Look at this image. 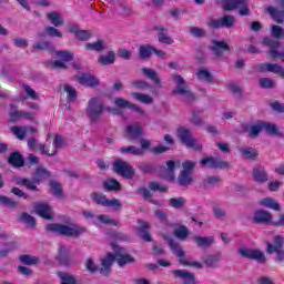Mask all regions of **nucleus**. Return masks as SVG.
<instances>
[{"mask_svg": "<svg viewBox=\"0 0 284 284\" xmlns=\"http://www.w3.org/2000/svg\"><path fill=\"white\" fill-rule=\"evenodd\" d=\"M194 243L196 244L197 247L202 250H207L214 243V239L212 236H201V235H195L193 237Z\"/></svg>", "mask_w": 284, "mask_h": 284, "instance_id": "obj_31", "label": "nucleus"}, {"mask_svg": "<svg viewBox=\"0 0 284 284\" xmlns=\"http://www.w3.org/2000/svg\"><path fill=\"white\" fill-rule=\"evenodd\" d=\"M242 3H245V0H223L222 8L226 12H232V10H236V9L241 8Z\"/></svg>", "mask_w": 284, "mask_h": 284, "instance_id": "obj_33", "label": "nucleus"}, {"mask_svg": "<svg viewBox=\"0 0 284 284\" xmlns=\"http://www.w3.org/2000/svg\"><path fill=\"white\" fill-rule=\"evenodd\" d=\"M114 263V254L108 253L104 258L101 260V266L94 263L92 257L87 260L85 267L90 274H97L99 272L102 276H110L112 264Z\"/></svg>", "mask_w": 284, "mask_h": 284, "instance_id": "obj_3", "label": "nucleus"}, {"mask_svg": "<svg viewBox=\"0 0 284 284\" xmlns=\"http://www.w3.org/2000/svg\"><path fill=\"white\" fill-rule=\"evenodd\" d=\"M48 68H51V70H65L68 65H65L64 62L61 60H54L48 62Z\"/></svg>", "mask_w": 284, "mask_h": 284, "instance_id": "obj_57", "label": "nucleus"}, {"mask_svg": "<svg viewBox=\"0 0 284 284\" xmlns=\"http://www.w3.org/2000/svg\"><path fill=\"white\" fill-rule=\"evenodd\" d=\"M253 221L257 223V225H270L272 222V214L265 210H256L254 211Z\"/></svg>", "mask_w": 284, "mask_h": 284, "instance_id": "obj_19", "label": "nucleus"}, {"mask_svg": "<svg viewBox=\"0 0 284 284\" xmlns=\"http://www.w3.org/2000/svg\"><path fill=\"white\" fill-rule=\"evenodd\" d=\"M113 170L115 174H119V176H123V179L132 180L134 179V168L130 165V163L123 161V160H115L113 162Z\"/></svg>", "mask_w": 284, "mask_h": 284, "instance_id": "obj_11", "label": "nucleus"}, {"mask_svg": "<svg viewBox=\"0 0 284 284\" xmlns=\"http://www.w3.org/2000/svg\"><path fill=\"white\" fill-rule=\"evenodd\" d=\"M173 276H175V278H181L185 284H194L195 283V278H194V274L185 271V270H174L172 271Z\"/></svg>", "mask_w": 284, "mask_h": 284, "instance_id": "obj_29", "label": "nucleus"}, {"mask_svg": "<svg viewBox=\"0 0 284 284\" xmlns=\"http://www.w3.org/2000/svg\"><path fill=\"white\" fill-rule=\"evenodd\" d=\"M266 12H268L270 17L274 20L275 23L284 22V10L276 9L274 7H267Z\"/></svg>", "mask_w": 284, "mask_h": 284, "instance_id": "obj_32", "label": "nucleus"}, {"mask_svg": "<svg viewBox=\"0 0 284 284\" xmlns=\"http://www.w3.org/2000/svg\"><path fill=\"white\" fill-rule=\"evenodd\" d=\"M50 176L51 174L48 169L39 166L36 169L32 180L26 178L19 179L18 185H24L27 190H31L32 192H39V187L36 185H40V183H43V181H47V179H50Z\"/></svg>", "mask_w": 284, "mask_h": 284, "instance_id": "obj_2", "label": "nucleus"}, {"mask_svg": "<svg viewBox=\"0 0 284 284\" xmlns=\"http://www.w3.org/2000/svg\"><path fill=\"white\" fill-rule=\"evenodd\" d=\"M149 187L152 192H156V190L159 192H168V186L161 185V184H159L158 182H154V181L149 183Z\"/></svg>", "mask_w": 284, "mask_h": 284, "instance_id": "obj_63", "label": "nucleus"}, {"mask_svg": "<svg viewBox=\"0 0 284 284\" xmlns=\"http://www.w3.org/2000/svg\"><path fill=\"white\" fill-rule=\"evenodd\" d=\"M213 44L214 45L211 48V50L214 52L215 57H219V59L223 58V50L225 52H230V44H227L225 41L214 40Z\"/></svg>", "mask_w": 284, "mask_h": 284, "instance_id": "obj_28", "label": "nucleus"}, {"mask_svg": "<svg viewBox=\"0 0 284 284\" xmlns=\"http://www.w3.org/2000/svg\"><path fill=\"white\" fill-rule=\"evenodd\" d=\"M78 82L80 85H84V88H97V85H99L97 77L90 73H81L78 75Z\"/></svg>", "mask_w": 284, "mask_h": 284, "instance_id": "obj_23", "label": "nucleus"}, {"mask_svg": "<svg viewBox=\"0 0 284 284\" xmlns=\"http://www.w3.org/2000/svg\"><path fill=\"white\" fill-rule=\"evenodd\" d=\"M125 132L129 141H136L143 136V129L139 122L128 125Z\"/></svg>", "mask_w": 284, "mask_h": 284, "instance_id": "obj_20", "label": "nucleus"}, {"mask_svg": "<svg viewBox=\"0 0 284 284\" xmlns=\"http://www.w3.org/2000/svg\"><path fill=\"white\" fill-rule=\"evenodd\" d=\"M191 34L193 37H195L196 39H203V37H205L206 32L204 31V29H201L199 27H193L190 30Z\"/></svg>", "mask_w": 284, "mask_h": 284, "instance_id": "obj_64", "label": "nucleus"}, {"mask_svg": "<svg viewBox=\"0 0 284 284\" xmlns=\"http://www.w3.org/2000/svg\"><path fill=\"white\" fill-rule=\"evenodd\" d=\"M8 163L9 165H12V168H23V165H26V160H23V155L14 151L10 153Z\"/></svg>", "mask_w": 284, "mask_h": 284, "instance_id": "obj_30", "label": "nucleus"}, {"mask_svg": "<svg viewBox=\"0 0 284 284\" xmlns=\"http://www.w3.org/2000/svg\"><path fill=\"white\" fill-rule=\"evenodd\" d=\"M171 207L175 210H181V207H185V200L184 197H172L169 200Z\"/></svg>", "mask_w": 284, "mask_h": 284, "instance_id": "obj_52", "label": "nucleus"}, {"mask_svg": "<svg viewBox=\"0 0 284 284\" xmlns=\"http://www.w3.org/2000/svg\"><path fill=\"white\" fill-rule=\"evenodd\" d=\"M49 185L52 190L53 196L61 199V201L65 199V193H63V187L61 186V183H59L58 181L51 180Z\"/></svg>", "mask_w": 284, "mask_h": 284, "instance_id": "obj_34", "label": "nucleus"}, {"mask_svg": "<svg viewBox=\"0 0 284 284\" xmlns=\"http://www.w3.org/2000/svg\"><path fill=\"white\" fill-rule=\"evenodd\" d=\"M262 126L271 136H283V132H278V126H276V124L262 122Z\"/></svg>", "mask_w": 284, "mask_h": 284, "instance_id": "obj_40", "label": "nucleus"}, {"mask_svg": "<svg viewBox=\"0 0 284 284\" xmlns=\"http://www.w3.org/2000/svg\"><path fill=\"white\" fill-rule=\"evenodd\" d=\"M78 41H89V39H92V31L90 30H81L78 32V36H75Z\"/></svg>", "mask_w": 284, "mask_h": 284, "instance_id": "obj_59", "label": "nucleus"}, {"mask_svg": "<svg viewBox=\"0 0 284 284\" xmlns=\"http://www.w3.org/2000/svg\"><path fill=\"white\" fill-rule=\"evenodd\" d=\"M258 72H272L284 79V68L278 63H261L257 65Z\"/></svg>", "mask_w": 284, "mask_h": 284, "instance_id": "obj_17", "label": "nucleus"}, {"mask_svg": "<svg viewBox=\"0 0 284 284\" xmlns=\"http://www.w3.org/2000/svg\"><path fill=\"white\" fill-rule=\"evenodd\" d=\"M85 50L89 52H103L105 50V41L99 39L93 43H87Z\"/></svg>", "mask_w": 284, "mask_h": 284, "instance_id": "obj_36", "label": "nucleus"}, {"mask_svg": "<svg viewBox=\"0 0 284 284\" xmlns=\"http://www.w3.org/2000/svg\"><path fill=\"white\" fill-rule=\"evenodd\" d=\"M114 104L118 108H122V109L128 108L129 110H134L135 112H138V114H145V111H143V109H141V106H139L136 104H132L130 101L124 100L123 98H115Z\"/></svg>", "mask_w": 284, "mask_h": 284, "instance_id": "obj_25", "label": "nucleus"}, {"mask_svg": "<svg viewBox=\"0 0 284 284\" xmlns=\"http://www.w3.org/2000/svg\"><path fill=\"white\" fill-rule=\"evenodd\" d=\"M36 212L44 219L45 221H52L54 215H52V206L49 203H36Z\"/></svg>", "mask_w": 284, "mask_h": 284, "instance_id": "obj_18", "label": "nucleus"}, {"mask_svg": "<svg viewBox=\"0 0 284 284\" xmlns=\"http://www.w3.org/2000/svg\"><path fill=\"white\" fill-rule=\"evenodd\" d=\"M183 170L178 176V182L182 187H187L194 183V178H192L193 170L196 168V162L186 160L182 163Z\"/></svg>", "mask_w": 284, "mask_h": 284, "instance_id": "obj_8", "label": "nucleus"}, {"mask_svg": "<svg viewBox=\"0 0 284 284\" xmlns=\"http://www.w3.org/2000/svg\"><path fill=\"white\" fill-rule=\"evenodd\" d=\"M132 85L138 90H150V88H152V85H150V83L144 80H135L132 82Z\"/></svg>", "mask_w": 284, "mask_h": 284, "instance_id": "obj_58", "label": "nucleus"}, {"mask_svg": "<svg viewBox=\"0 0 284 284\" xmlns=\"http://www.w3.org/2000/svg\"><path fill=\"white\" fill-rule=\"evenodd\" d=\"M47 19H49V21H51L52 26H54L55 28H59V26H63V19L57 11L47 13Z\"/></svg>", "mask_w": 284, "mask_h": 284, "instance_id": "obj_44", "label": "nucleus"}, {"mask_svg": "<svg viewBox=\"0 0 284 284\" xmlns=\"http://www.w3.org/2000/svg\"><path fill=\"white\" fill-rule=\"evenodd\" d=\"M116 61V55L113 53V51H109L106 55H100L98 58V63L100 65H112Z\"/></svg>", "mask_w": 284, "mask_h": 284, "instance_id": "obj_39", "label": "nucleus"}, {"mask_svg": "<svg viewBox=\"0 0 284 284\" xmlns=\"http://www.w3.org/2000/svg\"><path fill=\"white\" fill-rule=\"evenodd\" d=\"M133 98L136 99V101H140L141 103H145V105L154 103V99L145 93L134 92Z\"/></svg>", "mask_w": 284, "mask_h": 284, "instance_id": "obj_48", "label": "nucleus"}, {"mask_svg": "<svg viewBox=\"0 0 284 284\" xmlns=\"http://www.w3.org/2000/svg\"><path fill=\"white\" fill-rule=\"evenodd\" d=\"M33 50H39L40 52L43 50H52V43H50V41H38L33 44Z\"/></svg>", "mask_w": 284, "mask_h": 284, "instance_id": "obj_54", "label": "nucleus"}, {"mask_svg": "<svg viewBox=\"0 0 284 284\" xmlns=\"http://www.w3.org/2000/svg\"><path fill=\"white\" fill-rule=\"evenodd\" d=\"M142 73L144 74V77H146V79L153 81L156 88H163V82L161 81V78H159V73L154 69L144 67L142 68Z\"/></svg>", "mask_w": 284, "mask_h": 284, "instance_id": "obj_27", "label": "nucleus"}, {"mask_svg": "<svg viewBox=\"0 0 284 284\" xmlns=\"http://www.w3.org/2000/svg\"><path fill=\"white\" fill-rule=\"evenodd\" d=\"M152 52H154V47L150 44L140 45V59H150L152 57Z\"/></svg>", "mask_w": 284, "mask_h": 284, "instance_id": "obj_45", "label": "nucleus"}, {"mask_svg": "<svg viewBox=\"0 0 284 284\" xmlns=\"http://www.w3.org/2000/svg\"><path fill=\"white\" fill-rule=\"evenodd\" d=\"M252 174L256 183L263 184L270 181V175L267 174V171H265V166L258 165L254 168Z\"/></svg>", "mask_w": 284, "mask_h": 284, "instance_id": "obj_24", "label": "nucleus"}, {"mask_svg": "<svg viewBox=\"0 0 284 284\" xmlns=\"http://www.w3.org/2000/svg\"><path fill=\"white\" fill-rule=\"evenodd\" d=\"M98 220H100L101 223H104V225H114L115 227L121 223L105 214L98 215Z\"/></svg>", "mask_w": 284, "mask_h": 284, "instance_id": "obj_53", "label": "nucleus"}, {"mask_svg": "<svg viewBox=\"0 0 284 284\" xmlns=\"http://www.w3.org/2000/svg\"><path fill=\"white\" fill-rule=\"evenodd\" d=\"M263 45L266 48H270L268 54L272 57V59H280L284 61V51L278 52V48H281V42L277 40H274L270 37H265L262 41Z\"/></svg>", "mask_w": 284, "mask_h": 284, "instance_id": "obj_16", "label": "nucleus"}, {"mask_svg": "<svg viewBox=\"0 0 284 284\" xmlns=\"http://www.w3.org/2000/svg\"><path fill=\"white\" fill-rule=\"evenodd\" d=\"M196 77L200 81H205V83H214V77L209 70L204 68H200L197 70Z\"/></svg>", "mask_w": 284, "mask_h": 284, "instance_id": "obj_38", "label": "nucleus"}, {"mask_svg": "<svg viewBox=\"0 0 284 284\" xmlns=\"http://www.w3.org/2000/svg\"><path fill=\"white\" fill-rule=\"evenodd\" d=\"M153 30L158 32V40L160 43H165L166 45H172V43H174V39L168 36V29L162 24L154 26Z\"/></svg>", "mask_w": 284, "mask_h": 284, "instance_id": "obj_22", "label": "nucleus"}, {"mask_svg": "<svg viewBox=\"0 0 284 284\" xmlns=\"http://www.w3.org/2000/svg\"><path fill=\"white\" fill-rule=\"evenodd\" d=\"M0 203L2 205H4V207H11V209L17 207V205H18V203L14 200H12L6 195H0Z\"/></svg>", "mask_w": 284, "mask_h": 284, "instance_id": "obj_56", "label": "nucleus"}, {"mask_svg": "<svg viewBox=\"0 0 284 284\" xmlns=\"http://www.w3.org/2000/svg\"><path fill=\"white\" fill-rule=\"evenodd\" d=\"M108 110H110V108L105 106V103H103V100L99 97H95L89 100L85 112L91 123H97V121H99L103 115V112Z\"/></svg>", "mask_w": 284, "mask_h": 284, "instance_id": "obj_4", "label": "nucleus"}, {"mask_svg": "<svg viewBox=\"0 0 284 284\" xmlns=\"http://www.w3.org/2000/svg\"><path fill=\"white\" fill-rule=\"evenodd\" d=\"M91 199L97 205H102V207H113L115 212H121V210H123V203L116 197L108 200L105 194L95 192L92 193Z\"/></svg>", "mask_w": 284, "mask_h": 284, "instance_id": "obj_9", "label": "nucleus"}, {"mask_svg": "<svg viewBox=\"0 0 284 284\" xmlns=\"http://www.w3.org/2000/svg\"><path fill=\"white\" fill-rule=\"evenodd\" d=\"M104 190L108 192H119L121 190V183L118 180H109L104 182Z\"/></svg>", "mask_w": 284, "mask_h": 284, "instance_id": "obj_46", "label": "nucleus"}, {"mask_svg": "<svg viewBox=\"0 0 284 284\" xmlns=\"http://www.w3.org/2000/svg\"><path fill=\"white\" fill-rule=\"evenodd\" d=\"M176 136L185 148H191L194 152H201V150H203V145L197 142L196 139H193L192 132H190L187 128L180 126L176 130Z\"/></svg>", "mask_w": 284, "mask_h": 284, "instance_id": "obj_5", "label": "nucleus"}, {"mask_svg": "<svg viewBox=\"0 0 284 284\" xmlns=\"http://www.w3.org/2000/svg\"><path fill=\"white\" fill-rule=\"evenodd\" d=\"M140 226L135 227V232H138L139 236L143 239L146 243H152V235H150V223L139 220L138 221Z\"/></svg>", "mask_w": 284, "mask_h": 284, "instance_id": "obj_21", "label": "nucleus"}, {"mask_svg": "<svg viewBox=\"0 0 284 284\" xmlns=\"http://www.w3.org/2000/svg\"><path fill=\"white\" fill-rule=\"evenodd\" d=\"M260 85H261V88L266 89V90H270L275 87L274 80H272L270 78H261Z\"/></svg>", "mask_w": 284, "mask_h": 284, "instance_id": "obj_60", "label": "nucleus"}, {"mask_svg": "<svg viewBox=\"0 0 284 284\" xmlns=\"http://www.w3.org/2000/svg\"><path fill=\"white\" fill-rule=\"evenodd\" d=\"M20 221L22 223H26L27 225H30V227L34 229L37 227V220H34V217L28 213H22L20 216Z\"/></svg>", "mask_w": 284, "mask_h": 284, "instance_id": "obj_50", "label": "nucleus"}, {"mask_svg": "<svg viewBox=\"0 0 284 284\" xmlns=\"http://www.w3.org/2000/svg\"><path fill=\"white\" fill-rule=\"evenodd\" d=\"M11 132L17 136V139H19V141H23V139H26V126H12Z\"/></svg>", "mask_w": 284, "mask_h": 284, "instance_id": "obj_51", "label": "nucleus"}, {"mask_svg": "<svg viewBox=\"0 0 284 284\" xmlns=\"http://www.w3.org/2000/svg\"><path fill=\"white\" fill-rule=\"evenodd\" d=\"M57 261L60 262V265L70 267V265H72V260H70V248H67L65 245L60 246Z\"/></svg>", "mask_w": 284, "mask_h": 284, "instance_id": "obj_26", "label": "nucleus"}, {"mask_svg": "<svg viewBox=\"0 0 284 284\" xmlns=\"http://www.w3.org/2000/svg\"><path fill=\"white\" fill-rule=\"evenodd\" d=\"M45 230L47 232H52L53 234L71 239H79L81 234H85V227L77 224L65 225L61 223H51L45 226Z\"/></svg>", "mask_w": 284, "mask_h": 284, "instance_id": "obj_1", "label": "nucleus"}, {"mask_svg": "<svg viewBox=\"0 0 284 284\" xmlns=\"http://www.w3.org/2000/svg\"><path fill=\"white\" fill-rule=\"evenodd\" d=\"M173 234L180 241H185L190 236V230L185 225H180L174 230Z\"/></svg>", "mask_w": 284, "mask_h": 284, "instance_id": "obj_43", "label": "nucleus"}, {"mask_svg": "<svg viewBox=\"0 0 284 284\" xmlns=\"http://www.w3.org/2000/svg\"><path fill=\"white\" fill-rule=\"evenodd\" d=\"M236 23V18L232 14H224L220 19H211L207 22L209 28L212 30H220V28H225L226 30H232Z\"/></svg>", "mask_w": 284, "mask_h": 284, "instance_id": "obj_10", "label": "nucleus"}, {"mask_svg": "<svg viewBox=\"0 0 284 284\" xmlns=\"http://www.w3.org/2000/svg\"><path fill=\"white\" fill-rule=\"evenodd\" d=\"M240 152L247 161H256V159H258V152L252 146L240 149Z\"/></svg>", "mask_w": 284, "mask_h": 284, "instance_id": "obj_37", "label": "nucleus"}, {"mask_svg": "<svg viewBox=\"0 0 284 284\" xmlns=\"http://www.w3.org/2000/svg\"><path fill=\"white\" fill-rule=\"evenodd\" d=\"M57 57H59V59H62V61H72V59H74V53L70 52V51H58L57 52Z\"/></svg>", "mask_w": 284, "mask_h": 284, "instance_id": "obj_61", "label": "nucleus"}, {"mask_svg": "<svg viewBox=\"0 0 284 284\" xmlns=\"http://www.w3.org/2000/svg\"><path fill=\"white\" fill-rule=\"evenodd\" d=\"M173 81L175 82L176 87L171 92V97H184L186 101H194V93H192L190 87H187V83H185V79H183V77L175 74Z\"/></svg>", "mask_w": 284, "mask_h": 284, "instance_id": "obj_7", "label": "nucleus"}, {"mask_svg": "<svg viewBox=\"0 0 284 284\" xmlns=\"http://www.w3.org/2000/svg\"><path fill=\"white\" fill-rule=\"evenodd\" d=\"M120 152H122V154H133V156H143L145 154L142 149H139L135 145L121 148Z\"/></svg>", "mask_w": 284, "mask_h": 284, "instance_id": "obj_41", "label": "nucleus"}, {"mask_svg": "<svg viewBox=\"0 0 284 284\" xmlns=\"http://www.w3.org/2000/svg\"><path fill=\"white\" fill-rule=\"evenodd\" d=\"M221 261V253H216L214 255H206L203 257V263L206 267H216V263Z\"/></svg>", "mask_w": 284, "mask_h": 284, "instance_id": "obj_42", "label": "nucleus"}, {"mask_svg": "<svg viewBox=\"0 0 284 284\" xmlns=\"http://www.w3.org/2000/svg\"><path fill=\"white\" fill-rule=\"evenodd\" d=\"M203 168H210L211 170H227L230 163L223 161L222 158L207 156L200 161Z\"/></svg>", "mask_w": 284, "mask_h": 284, "instance_id": "obj_15", "label": "nucleus"}, {"mask_svg": "<svg viewBox=\"0 0 284 284\" xmlns=\"http://www.w3.org/2000/svg\"><path fill=\"white\" fill-rule=\"evenodd\" d=\"M113 250H114V261H116L118 265L120 267H125V265L130 264V263H134V257H132V255L130 254H125V248L116 245V244H111Z\"/></svg>", "mask_w": 284, "mask_h": 284, "instance_id": "obj_13", "label": "nucleus"}, {"mask_svg": "<svg viewBox=\"0 0 284 284\" xmlns=\"http://www.w3.org/2000/svg\"><path fill=\"white\" fill-rule=\"evenodd\" d=\"M58 276L61 280L60 284H77V277L70 275L69 273L58 272Z\"/></svg>", "mask_w": 284, "mask_h": 284, "instance_id": "obj_47", "label": "nucleus"}, {"mask_svg": "<svg viewBox=\"0 0 284 284\" xmlns=\"http://www.w3.org/2000/svg\"><path fill=\"white\" fill-rule=\"evenodd\" d=\"M262 130H263V122L251 126L250 128V136L255 139V136H258V134H261Z\"/></svg>", "mask_w": 284, "mask_h": 284, "instance_id": "obj_62", "label": "nucleus"}, {"mask_svg": "<svg viewBox=\"0 0 284 284\" xmlns=\"http://www.w3.org/2000/svg\"><path fill=\"white\" fill-rule=\"evenodd\" d=\"M19 261L23 263V265H37L39 264V257L31 256L28 254L20 255Z\"/></svg>", "mask_w": 284, "mask_h": 284, "instance_id": "obj_49", "label": "nucleus"}, {"mask_svg": "<svg viewBox=\"0 0 284 284\" xmlns=\"http://www.w3.org/2000/svg\"><path fill=\"white\" fill-rule=\"evenodd\" d=\"M260 205L263 207H268L270 210H274L275 212H281V204L272 197L262 199L260 201Z\"/></svg>", "mask_w": 284, "mask_h": 284, "instance_id": "obj_35", "label": "nucleus"}, {"mask_svg": "<svg viewBox=\"0 0 284 284\" xmlns=\"http://www.w3.org/2000/svg\"><path fill=\"white\" fill-rule=\"evenodd\" d=\"M239 254H241L243 258H247L248 261L267 263V257H265V253H263L261 250L241 247L239 248Z\"/></svg>", "mask_w": 284, "mask_h": 284, "instance_id": "obj_14", "label": "nucleus"}, {"mask_svg": "<svg viewBox=\"0 0 284 284\" xmlns=\"http://www.w3.org/2000/svg\"><path fill=\"white\" fill-rule=\"evenodd\" d=\"M274 244H272L270 242L266 243L267 254H274L275 253L277 255V260L280 262L284 261V251H283L284 237L281 236V235H275L274 236Z\"/></svg>", "mask_w": 284, "mask_h": 284, "instance_id": "obj_12", "label": "nucleus"}, {"mask_svg": "<svg viewBox=\"0 0 284 284\" xmlns=\"http://www.w3.org/2000/svg\"><path fill=\"white\" fill-rule=\"evenodd\" d=\"M169 247L172 250L173 254L178 256L180 265L203 270V264H201L200 262H196V261L190 262L185 260V251H183V247L181 246V244H179L173 239L169 240Z\"/></svg>", "mask_w": 284, "mask_h": 284, "instance_id": "obj_6", "label": "nucleus"}, {"mask_svg": "<svg viewBox=\"0 0 284 284\" xmlns=\"http://www.w3.org/2000/svg\"><path fill=\"white\" fill-rule=\"evenodd\" d=\"M22 88H23L27 97H29V99H32V101L39 100V94H37V91H34V89H32V87H30L28 84H22Z\"/></svg>", "mask_w": 284, "mask_h": 284, "instance_id": "obj_55", "label": "nucleus"}]
</instances>
